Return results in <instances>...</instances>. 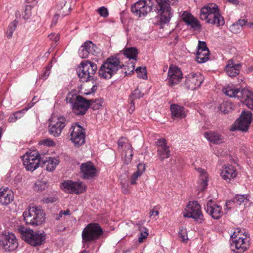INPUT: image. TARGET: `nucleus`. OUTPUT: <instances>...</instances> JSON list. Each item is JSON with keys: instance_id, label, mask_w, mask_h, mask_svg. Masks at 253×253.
Masks as SVG:
<instances>
[{"instance_id": "47", "label": "nucleus", "mask_w": 253, "mask_h": 253, "mask_svg": "<svg viewBox=\"0 0 253 253\" xmlns=\"http://www.w3.org/2000/svg\"><path fill=\"white\" fill-rule=\"evenodd\" d=\"M135 71L138 78L143 79H147V76L145 67H139L136 68Z\"/></svg>"}, {"instance_id": "37", "label": "nucleus", "mask_w": 253, "mask_h": 253, "mask_svg": "<svg viewBox=\"0 0 253 253\" xmlns=\"http://www.w3.org/2000/svg\"><path fill=\"white\" fill-rule=\"evenodd\" d=\"M123 54L127 58L129 59L136 60L138 54V50L135 47H127L123 49Z\"/></svg>"}, {"instance_id": "32", "label": "nucleus", "mask_w": 253, "mask_h": 253, "mask_svg": "<svg viewBox=\"0 0 253 253\" xmlns=\"http://www.w3.org/2000/svg\"><path fill=\"white\" fill-rule=\"evenodd\" d=\"M46 167V169L49 171H53L55 169L56 166L59 164V160L55 157H48L45 160H42Z\"/></svg>"}, {"instance_id": "23", "label": "nucleus", "mask_w": 253, "mask_h": 253, "mask_svg": "<svg viewBox=\"0 0 253 253\" xmlns=\"http://www.w3.org/2000/svg\"><path fill=\"white\" fill-rule=\"evenodd\" d=\"M80 169L82 177L84 179H90L97 173V169L91 162L82 164Z\"/></svg>"}, {"instance_id": "10", "label": "nucleus", "mask_w": 253, "mask_h": 253, "mask_svg": "<svg viewBox=\"0 0 253 253\" xmlns=\"http://www.w3.org/2000/svg\"><path fill=\"white\" fill-rule=\"evenodd\" d=\"M252 120V113L249 111L244 110L242 112L240 117L235 121L230 130L233 131L239 130L246 132L248 130Z\"/></svg>"}, {"instance_id": "45", "label": "nucleus", "mask_w": 253, "mask_h": 253, "mask_svg": "<svg viewBox=\"0 0 253 253\" xmlns=\"http://www.w3.org/2000/svg\"><path fill=\"white\" fill-rule=\"evenodd\" d=\"M17 24L18 21L15 20L12 22H11L8 26L6 32V36L8 39L11 38L13 33L15 31L17 26Z\"/></svg>"}, {"instance_id": "30", "label": "nucleus", "mask_w": 253, "mask_h": 253, "mask_svg": "<svg viewBox=\"0 0 253 253\" xmlns=\"http://www.w3.org/2000/svg\"><path fill=\"white\" fill-rule=\"evenodd\" d=\"M35 97L33 98L32 101L35 100ZM35 102H31L28 105L25 107L23 109L15 112L14 113H12L8 119V121L9 123H14L17 120L21 118L25 113L29 109L31 108L35 104Z\"/></svg>"}, {"instance_id": "38", "label": "nucleus", "mask_w": 253, "mask_h": 253, "mask_svg": "<svg viewBox=\"0 0 253 253\" xmlns=\"http://www.w3.org/2000/svg\"><path fill=\"white\" fill-rule=\"evenodd\" d=\"M135 63L133 61H129L126 65L123 64V66L120 69L122 73V75L125 77L126 75H129L133 73L135 69Z\"/></svg>"}, {"instance_id": "19", "label": "nucleus", "mask_w": 253, "mask_h": 253, "mask_svg": "<svg viewBox=\"0 0 253 253\" xmlns=\"http://www.w3.org/2000/svg\"><path fill=\"white\" fill-rule=\"evenodd\" d=\"M205 209L207 213L215 219H219L223 214L221 207L212 199L208 201Z\"/></svg>"}, {"instance_id": "12", "label": "nucleus", "mask_w": 253, "mask_h": 253, "mask_svg": "<svg viewBox=\"0 0 253 253\" xmlns=\"http://www.w3.org/2000/svg\"><path fill=\"white\" fill-rule=\"evenodd\" d=\"M118 148L121 152L122 158L126 164L129 163L132 158L133 154L131 145L128 140L125 137H121L118 141Z\"/></svg>"}, {"instance_id": "18", "label": "nucleus", "mask_w": 253, "mask_h": 253, "mask_svg": "<svg viewBox=\"0 0 253 253\" xmlns=\"http://www.w3.org/2000/svg\"><path fill=\"white\" fill-rule=\"evenodd\" d=\"M0 244L2 245L5 251L7 252L15 250L18 246L15 235L12 233L9 232L1 236Z\"/></svg>"}, {"instance_id": "42", "label": "nucleus", "mask_w": 253, "mask_h": 253, "mask_svg": "<svg viewBox=\"0 0 253 253\" xmlns=\"http://www.w3.org/2000/svg\"><path fill=\"white\" fill-rule=\"evenodd\" d=\"M210 51L209 50H205L202 52L197 51L196 55V60L198 63H205L209 59Z\"/></svg>"}, {"instance_id": "16", "label": "nucleus", "mask_w": 253, "mask_h": 253, "mask_svg": "<svg viewBox=\"0 0 253 253\" xmlns=\"http://www.w3.org/2000/svg\"><path fill=\"white\" fill-rule=\"evenodd\" d=\"M50 121L51 123L48 126L49 133L54 137L60 136L66 125V119L63 117H54Z\"/></svg>"}, {"instance_id": "57", "label": "nucleus", "mask_w": 253, "mask_h": 253, "mask_svg": "<svg viewBox=\"0 0 253 253\" xmlns=\"http://www.w3.org/2000/svg\"><path fill=\"white\" fill-rule=\"evenodd\" d=\"M57 200V198L53 197H48L43 200L44 203H52L55 202Z\"/></svg>"}, {"instance_id": "44", "label": "nucleus", "mask_w": 253, "mask_h": 253, "mask_svg": "<svg viewBox=\"0 0 253 253\" xmlns=\"http://www.w3.org/2000/svg\"><path fill=\"white\" fill-rule=\"evenodd\" d=\"M89 108H91L94 110H98L102 106V100L101 99H96L95 100H88Z\"/></svg>"}, {"instance_id": "14", "label": "nucleus", "mask_w": 253, "mask_h": 253, "mask_svg": "<svg viewBox=\"0 0 253 253\" xmlns=\"http://www.w3.org/2000/svg\"><path fill=\"white\" fill-rule=\"evenodd\" d=\"M71 140L75 146H80L85 142L84 130L80 125L76 124L70 128Z\"/></svg>"}, {"instance_id": "39", "label": "nucleus", "mask_w": 253, "mask_h": 253, "mask_svg": "<svg viewBox=\"0 0 253 253\" xmlns=\"http://www.w3.org/2000/svg\"><path fill=\"white\" fill-rule=\"evenodd\" d=\"M145 170V165L142 164H139L137 165V170L131 176L130 184L134 185L136 183L138 178L141 175L143 172Z\"/></svg>"}, {"instance_id": "54", "label": "nucleus", "mask_w": 253, "mask_h": 253, "mask_svg": "<svg viewBox=\"0 0 253 253\" xmlns=\"http://www.w3.org/2000/svg\"><path fill=\"white\" fill-rule=\"evenodd\" d=\"M230 30L234 33H238L240 30V27L236 23H233L230 26Z\"/></svg>"}, {"instance_id": "60", "label": "nucleus", "mask_w": 253, "mask_h": 253, "mask_svg": "<svg viewBox=\"0 0 253 253\" xmlns=\"http://www.w3.org/2000/svg\"><path fill=\"white\" fill-rule=\"evenodd\" d=\"M96 89H97L96 85H93L92 86V87H91V88L90 89V91L84 92V93L86 95L90 94V93L95 92V90H96Z\"/></svg>"}, {"instance_id": "50", "label": "nucleus", "mask_w": 253, "mask_h": 253, "mask_svg": "<svg viewBox=\"0 0 253 253\" xmlns=\"http://www.w3.org/2000/svg\"><path fill=\"white\" fill-rule=\"evenodd\" d=\"M40 143L48 147L53 146L55 145V142L51 139L47 138L42 140Z\"/></svg>"}, {"instance_id": "63", "label": "nucleus", "mask_w": 253, "mask_h": 253, "mask_svg": "<svg viewBox=\"0 0 253 253\" xmlns=\"http://www.w3.org/2000/svg\"><path fill=\"white\" fill-rule=\"evenodd\" d=\"M159 214V212L157 211L151 210L150 212V215L152 216L153 215L157 216Z\"/></svg>"}, {"instance_id": "20", "label": "nucleus", "mask_w": 253, "mask_h": 253, "mask_svg": "<svg viewBox=\"0 0 253 253\" xmlns=\"http://www.w3.org/2000/svg\"><path fill=\"white\" fill-rule=\"evenodd\" d=\"M79 55L82 58L88 57L89 54L96 55L99 53V49L91 41H86L79 49Z\"/></svg>"}, {"instance_id": "61", "label": "nucleus", "mask_w": 253, "mask_h": 253, "mask_svg": "<svg viewBox=\"0 0 253 253\" xmlns=\"http://www.w3.org/2000/svg\"><path fill=\"white\" fill-rule=\"evenodd\" d=\"M225 105V103H221L220 104V106L218 107L219 110L220 111L222 112H223L224 113H226L227 110L226 109H222V108L224 107Z\"/></svg>"}, {"instance_id": "17", "label": "nucleus", "mask_w": 253, "mask_h": 253, "mask_svg": "<svg viewBox=\"0 0 253 253\" xmlns=\"http://www.w3.org/2000/svg\"><path fill=\"white\" fill-rule=\"evenodd\" d=\"M185 84L186 87L191 90H194L201 86L204 81V77L199 73L191 72L185 77Z\"/></svg>"}, {"instance_id": "34", "label": "nucleus", "mask_w": 253, "mask_h": 253, "mask_svg": "<svg viewBox=\"0 0 253 253\" xmlns=\"http://www.w3.org/2000/svg\"><path fill=\"white\" fill-rule=\"evenodd\" d=\"M196 169L200 173L199 188L200 190L204 191L207 188L208 185V174L205 170L201 168H198Z\"/></svg>"}, {"instance_id": "26", "label": "nucleus", "mask_w": 253, "mask_h": 253, "mask_svg": "<svg viewBox=\"0 0 253 253\" xmlns=\"http://www.w3.org/2000/svg\"><path fill=\"white\" fill-rule=\"evenodd\" d=\"M240 98L249 108L253 109V92L252 91L246 88L242 89Z\"/></svg>"}, {"instance_id": "28", "label": "nucleus", "mask_w": 253, "mask_h": 253, "mask_svg": "<svg viewBox=\"0 0 253 253\" xmlns=\"http://www.w3.org/2000/svg\"><path fill=\"white\" fill-rule=\"evenodd\" d=\"M237 172L234 166L231 165L226 166L221 172V176L227 181L236 177Z\"/></svg>"}, {"instance_id": "7", "label": "nucleus", "mask_w": 253, "mask_h": 253, "mask_svg": "<svg viewBox=\"0 0 253 253\" xmlns=\"http://www.w3.org/2000/svg\"><path fill=\"white\" fill-rule=\"evenodd\" d=\"M97 70L96 64L85 60L82 62L77 69V73L83 82L91 80Z\"/></svg>"}, {"instance_id": "48", "label": "nucleus", "mask_w": 253, "mask_h": 253, "mask_svg": "<svg viewBox=\"0 0 253 253\" xmlns=\"http://www.w3.org/2000/svg\"><path fill=\"white\" fill-rule=\"evenodd\" d=\"M143 94L138 88L135 89L130 94V99L134 100L143 97Z\"/></svg>"}, {"instance_id": "55", "label": "nucleus", "mask_w": 253, "mask_h": 253, "mask_svg": "<svg viewBox=\"0 0 253 253\" xmlns=\"http://www.w3.org/2000/svg\"><path fill=\"white\" fill-rule=\"evenodd\" d=\"M48 37L50 40L54 41L55 43L57 42L60 39V36L58 34H55L54 33H51L48 36Z\"/></svg>"}, {"instance_id": "29", "label": "nucleus", "mask_w": 253, "mask_h": 253, "mask_svg": "<svg viewBox=\"0 0 253 253\" xmlns=\"http://www.w3.org/2000/svg\"><path fill=\"white\" fill-rule=\"evenodd\" d=\"M241 65L235 64L232 60H229L225 67V71L229 77H235L239 74Z\"/></svg>"}, {"instance_id": "21", "label": "nucleus", "mask_w": 253, "mask_h": 253, "mask_svg": "<svg viewBox=\"0 0 253 253\" xmlns=\"http://www.w3.org/2000/svg\"><path fill=\"white\" fill-rule=\"evenodd\" d=\"M182 78V74L180 69L173 65L170 66L168 74V83L170 86L178 84Z\"/></svg>"}, {"instance_id": "36", "label": "nucleus", "mask_w": 253, "mask_h": 253, "mask_svg": "<svg viewBox=\"0 0 253 253\" xmlns=\"http://www.w3.org/2000/svg\"><path fill=\"white\" fill-rule=\"evenodd\" d=\"M223 92L230 97L240 98L241 91L239 89L236 88L232 86H226L223 88Z\"/></svg>"}, {"instance_id": "4", "label": "nucleus", "mask_w": 253, "mask_h": 253, "mask_svg": "<svg viewBox=\"0 0 253 253\" xmlns=\"http://www.w3.org/2000/svg\"><path fill=\"white\" fill-rule=\"evenodd\" d=\"M233 238L231 243L232 250L238 253H242L247 250L250 247L249 236L245 234L244 230L236 229L231 236Z\"/></svg>"}, {"instance_id": "2", "label": "nucleus", "mask_w": 253, "mask_h": 253, "mask_svg": "<svg viewBox=\"0 0 253 253\" xmlns=\"http://www.w3.org/2000/svg\"><path fill=\"white\" fill-rule=\"evenodd\" d=\"M123 66L120 59L117 56H111L104 61L99 69V76L105 79H110L117 74Z\"/></svg>"}, {"instance_id": "13", "label": "nucleus", "mask_w": 253, "mask_h": 253, "mask_svg": "<svg viewBox=\"0 0 253 253\" xmlns=\"http://www.w3.org/2000/svg\"><path fill=\"white\" fill-rule=\"evenodd\" d=\"M153 6L152 0H140L131 6V11L139 17L145 16L151 11Z\"/></svg>"}, {"instance_id": "1", "label": "nucleus", "mask_w": 253, "mask_h": 253, "mask_svg": "<svg viewBox=\"0 0 253 253\" xmlns=\"http://www.w3.org/2000/svg\"><path fill=\"white\" fill-rule=\"evenodd\" d=\"M200 17L202 20H206L207 23L218 27L223 25L225 23L215 4H209L203 7L200 10Z\"/></svg>"}, {"instance_id": "5", "label": "nucleus", "mask_w": 253, "mask_h": 253, "mask_svg": "<svg viewBox=\"0 0 253 253\" xmlns=\"http://www.w3.org/2000/svg\"><path fill=\"white\" fill-rule=\"evenodd\" d=\"M24 221L27 224L39 226L45 222V217L43 211L40 207L30 206L23 213Z\"/></svg>"}, {"instance_id": "56", "label": "nucleus", "mask_w": 253, "mask_h": 253, "mask_svg": "<svg viewBox=\"0 0 253 253\" xmlns=\"http://www.w3.org/2000/svg\"><path fill=\"white\" fill-rule=\"evenodd\" d=\"M236 23L238 24L240 27H247L248 21L246 19H239Z\"/></svg>"}, {"instance_id": "53", "label": "nucleus", "mask_w": 253, "mask_h": 253, "mask_svg": "<svg viewBox=\"0 0 253 253\" xmlns=\"http://www.w3.org/2000/svg\"><path fill=\"white\" fill-rule=\"evenodd\" d=\"M205 50H209L207 46L206 43L205 42L199 41L198 51H199V52H202Z\"/></svg>"}, {"instance_id": "31", "label": "nucleus", "mask_w": 253, "mask_h": 253, "mask_svg": "<svg viewBox=\"0 0 253 253\" xmlns=\"http://www.w3.org/2000/svg\"><path fill=\"white\" fill-rule=\"evenodd\" d=\"M204 136L211 142L218 144L223 142L221 135L217 131H210L205 133Z\"/></svg>"}, {"instance_id": "35", "label": "nucleus", "mask_w": 253, "mask_h": 253, "mask_svg": "<svg viewBox=\"0 0 253 253\" xmlns=\"http://www.w3.org/2000/svg\"><path fill=\"white\" fill-rule=\"evenodd\" d=\"M184 108L176 104L170 106L172 117L173 118H183L186 116Z\"/></svg>"}, {"instance_id": "33", "label": "nucleus", "mask_w": 253, "mask_h": 253, "mask_svg": "<svg viewBox=\"0 0 253 253\" xmlns=\"http://www.w3.org/2000/svg\"><path fill=\"white\" fill-rule=\"evenodd\" d=\"M13 196L7 189H0V203L2 205H7L12 201Z\"/></svg>"}, {"instance_id": "6", "label": "nucleus", "mask_w": 253, "mask_h": 253, "mask_svg": "<svg viewBox=\"0 0 253 253\" xmlns=\"http://www.w3.org/2000/svg\"><path fill=\"white\" fill-rule=\"evenodd\" d=\"M103 234V230L97 223L88 224L82 233V242L84 245L88 243L95 242Z\"/></svg>"}, {"instance_id": "41", "label": "nucleus", "mask_w": 253, "mask_h": 253, "mask_svg": "<svg viewBox=\"0 0 253 253\" xmlns=\"http://www.w3.org/2000/svg\"><path fill=\"white\" fill-rule=\"evenodd\" d=\"M143 224V223L142 221H139L137 224L138 230L140 232V235L138 239L139 243H142L148 236V230L146 227L142 226Z\"/></svg>"}, {"instance_id": "46", "label": "nucleus", "mask_w": 253, "mask_h": 253, "mask_svg": "<svg viewBox=\"0 0 253 253\" xmlns=\"http://www.w3.org/2000/svg\"><path fill=\"white\" fill-rule=\"evenodd\" d=\"M233 200L234 203H237L239 205L248 201L247 196L245 195H237Z\"/></svg>"}, {"instance_id": "8", "label": "nucleus", "mask_w": 253, "mask_h": 253, "mask_svg": "<svg viewBox=\"0 0 253 253\" xmlns=\"http://www.w3.org/2000/svg\"><path fill=\"white\" fill-rule=\"evenodd\" d=\"M42 160L39 153L36 151L27 152L22 157L23 164L27 170L33 171L36 169Z\"/></svg>"}, {"instance_id": "43", "label": "nucleus", "mask_w": 253, "mask_h": 253, "mask_svg": "<svg viewBox=\"0 0 253 253\" xmlns=\"http://www.w3.org/2000/svg\"><path fill=\"white\" fill-rule=\"evenodd\" d=\"M47 187V182L45 181H37L33 186L34 191L41 192L45 190Z\"/></svg>"}, {"instance_id": "40", "label": "nucleus", "mask_w": 253, "mask_h": 253, "mask_svg": "<svg viewBox=\"0 0 253 253\" xmlns=\"http://www.w3.org/2000/svg\"><path fill=\"white\" fill-rule=\"evenodd\" d=\"M82 97V96L78 94L77 91L72 90L67 94L66 100L67 103L71 104V106L74 105V103H75L80 99V98Z\"/></svg>"}, {"instance_id": "3", "label": "nucleus", "mask_w": 253, "mask_h": 253, "mask_svg": "<svg viewBox=\"0 0 253 253\" xmlns=\"http://www.w3.org/2000/svg\"><path fill=\"white\" fill-rule=\"evenodd\" d=\"M17 231L20 233L21 238L31 246H39L45 241V235L39 231H34L24 226H19Z\"/></svg>"}, {"instance_id": "15", "label": "nucleus", "mask_w": 253, "mask_h": 253, "mask_svg": "<svg viewBox=\"0 0 253 253\" xmlns=\"http://www.w3.org/2000/svg\"><path fill=\"white\" fill-rule=\"evenodd\" d=\"M61 188L66 193L79 194L86 190V186L82 181L67 180L62 183Z\"/></svg>"}, {"instance_id": "59", "label": "nucleus", "mask_w": 253, "mask_h": 253, "mask_svg": "<svg viewBox=\"0 0 253 253\" xmlns=\"http://www.w3.org/2000/svg\"><path fill=\"white\" fill-rule=\"evenodd\" d=\"M133 101L134 100H130V106L128 110V112L130 114L132 113L135 109V105H134V103Z\"/></svg>"}, {"instance_id": "27", "label": "nucleus", "mask_w": 253, "mask_h": 253, "mask_svg": "<svg viewBox=\"0 0 253 253\" xmlns=\"http://www.w3.org/2000/svg\"><path fill=\"white\" fill-rule=\"evenodd\" d=\"M182 18L184 22L194 30H199L201 26L197 19L195 18L191 14L184 12L182 15Z\"/></svg>"}, {"instance_id": "64", "label": "nucleus", "mask_w": 253, "mask_h": 253, "mask_svg": "<svg viewBox=\"0 0 253 253\" xmlns=\"http://www.w3.org/2000/svg\"><path fill=\"white\" fill-rule=\"evenodd\" d=\"M61 211H62V213L63 215H69L71 214V211L69 209H67L66 211L61 210Z\"/></svg>"}, {"instance_id": "22", "label": "nucleus", "mask_w": 253, "mask_h": 253, "mask_svg": "<svg viewBox=\"0 0 253 253\" xmlns=\"http://www.w3.org/2000/svg\"><path fill=\"white\" fill-rule=\"evenodd\" d=\"M156 144L159 159L163 161L164 159L168 158L170 156V152L167 140L165 138H161L157 140Z\"/></svg>"}, {"instance_id": "9", "label": "nucleus", "mask_w": 253, "mask_h": 253, "mask_svg": "<svg viewBox=\"0 0 253 253\" xmlns=\"http://www.w3.org/2000/svg\"><path fill=\"white\" fill-rule=\"evenodd\" d=\"M157 2L156 6L157 13L160 16V22L161 24L169 22L172 16L171 8L169 0H155Z\"/></svg>"}, {"instance_id": "52", "label": "nucleus", "mask_w": 253, "mask_h": 253, "mask_svg": "<svg viewBox=\"0 0 253 253\" xmlns=\"http://www.w3.org/2000/svg\"><path fill=\"white\" fill-rule=\"evenodd\" d=\"M178 237L183 242H186L188 239L186 232L185 230L181 229L179 231L178 233Z\"/></svg>"}, {"instance_id": "51", "label": "nucleus", "mask_w": 253, "mask_h": 253, "mask_svg": "<svg viewBox=\"0 0 253 253\" xmlns=\"http://www.w3.org/2000/svg\"><path fill=\"white\" fill-rule=\"evenodd\" d=\"M97 12L102 17H107L108 16V11L107 8L102 6L97 9Z\"/></svg>"}, {"instance_id": "49", "label": "nucleus", "mask_w": 253, "mask_h": 253, "mask_svg": "<svg viewBox=\"0 0 253 253\" xmlns=\"http://www.w3.org/2000/svg\"><path fill=\"white\" fill-rule=\"evenodd\" d=\"M122 185V192L125 194H128L130 192V187L129 185L130 183L128 182L125 181V182L121 181Z\"/></svg>"}, {"instance_id": "58", "label": "nucleus", "mask_w": 253, "mask_h": 253, "mask_svg": "<svg viewBox=\"0 0 253 253\" xmlns=\"http://www.w3.org/2000/svg\"><path fill=\"white\" fill-rule=\"evenodd\" d=\"M50 68L49 67H47L44 73L42 74V77L44 80L46 79L50 74Z\"/></svg>"}, {"instance_id": "11", "label": "nucleus", "mask_w": 253, "mask_h": 253, "mask_svg": "<svg viewBox=\"0 0 253 253\" xmlns=\"http://www.w3.org/2000/svg\"><path fill=\"white\" fill-rule=\"evenodd\" d=\"M201 207L197 201L190 202L183 212V216L194 218L197 221L201 222L203 220V215Z\"/></svg>"}, {"instance_id": "25", "label": "nucleus", "mask_w": 253, "mask_h": 253, "mask_svg": "<svg viewBox=\"0 0 253 253\" xmlns=\"http://www.w3.org/2000/svg\"><path fill=\"white\" fill-rule=\"evenodd\" d=\"M72 110L74 114L78 116L84 115L89 108L88 100L82 97L71 106Z\"/></svg>"}, {"instance_id": "62", "label": "nucleus", "mask_w": 253, "mask_h": 253, "mask_svg": "<svg viewBox=\"0 0 253 253\" xmlns=\"http://www.w3.org/2000/svg\"><path fill=\"white\" fill-rule=\"evenodd\" d=\"M230 3L233 5H237L239 4V1L238 0H227Z\"/></svg>"}, {"instance_id": "24", "label": "nucleus", "mask_w": 253, "mask_h": 253, "mask_svg": "<svg viewBox=\"0 0 253 253\" xmlns=\"http://www.w3.org/2000/svg\"><path fill=\"white\" fill-rule=\"evenodd\" d=\"M70 7L66 5V1L63 0L58 3L55 8V13L52 19L51 26H55L59 17H64L70 12Z\"/></svg>"}]
</instances>
